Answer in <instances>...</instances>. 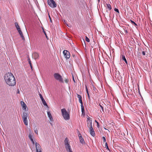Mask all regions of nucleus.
<instances>
[{
	"mask_svg": "<svg viewBox=\"0 0 152 152\" xmlns=\"http://www.w3.org/2000/svg\"><path fill=\"white\" fill-rule=\"evenodd\" d=\"M126 33H127V31H126Z\"/></svg>",
	"mask_w": 152,
	"mask_h": 152,
	"instance_id": "obj_43",
	"label": "nucleus"
},
{
	"mask_svg": "<svg viewBox=\"0 0 152 152\" xmlns=\"http://www.w3.org/2000/svg\"><path fill=\"white\" fill-rule=\"evenodd\" d=\"M87 126L89 128L90 130V132L91 134L93 137L95 136V132L92 126V123L91 121H90L88 122Z\"/></svg>",
	"mask_w": 152,
	"mask_h": 152,
	"instance_id": "obj_4",
	"label": "nucleus"
},
{
	"mask_svg": "<svg viewBox=\"0 0 152 152\" xmlns=\"http://www.w3.org/2000/svg\"><path fill=\"white\" fill-rule=\"evenodd\" d=\"M47 114L48 117H49L51 121H53V118L52 116V115L50 113V112L48 111L47 112Z\"/></svg>",
	"mask_w": 152,
	"mask_h": 152,
	"instance_id": "obj_12",
	"label": "nucleus"
},
{
	"mask_svg": "<svg viewBox=\"0 0 152 152\" xmlns=\"http://www.w3.org/2000/svg\"><path fill=\"white\" fill-rule=\"evenodd\" d=\"M77 97L78 98L79 100L82 99V97L81 95L77 94Z\"/></svg>",
	"mask_w": 152,
	"mask_h": 152,
	"instance_id": "obj_23",
	"label": "nucleus"
},
{
	"mask_svg": "<svg viewBox=\"0 0 152 152\" xmlns=\"http://www.w3.org/2000/svg\"><path fill=\"white\" fill-rule=\"evenodd\" d=\"M79 100V102L81 104V105H83V102H82V99H81V100L80 99Z\"/></svg>",
	"mask_w": 152,
	"mask_h": 152,
	"instance_id": "obj_27",
	"label": "nucleus"
},
{
	"mask_svg": "<svg viewBox=\"0 0 152 152\" xmlns=\"http://www.w3.org/2000/svg\"><path fill=\"white\" fill-rule=\"evenodd\" d=\"M78 136H79V138H82V135H81V134H79Z\"/></svg>",
	"mask_w": 152,
	"mask_h": 152,
	"instance_id": "obj_35",
	"label": "nucleus"
},
{
	"mask_svg": "<svg viewBox=\"0 0 152 152\" xmlns=\"http://www.w3.org/2000/svg\"><path fill=\"white\" fill-rule=\"evenodd\" d=\"M17 93H19V90L18 89L17 90Z\"/></svg>",
	"mask_w": 152,
	"mask_h": 152,
	"instance_id": "obj_40",
	"label": "nucleus"
},
{
	"mask_svg": "<svg viewBox=\"0 0 152 152\" xmlns=\"http://www.w3.org/2000/svg\"><path fill=\"white\" fill-rule=\"evenodd\" d=\"M107 9H109V10H110L112 9V8L110 4H107Z\"/></svg>",
	"mask_w": 152,
	"mask_h": 152,
	"instance_id": "obj_16",
	"label": "nucleus"
},
{
	"mask_svg": "<svg viewBox=\"0 0 152 152\" xmlns=\"http://www.w3.org/2000/svg\"><path fill=\"white\" fill-rule=\"evenodd\" d=\"M33 136L31 134H29L28 136L29 138L30 139L31 141H33V139L32 138Z\"/></svg>",
	"mask_w": 152,
	"mask_h": 152,
	"instance_id": "obj_21",
	"label": "nucleus"
},
{
	"mask_svg": "<svg viewBox=\"0 0 152 152\" xmlns=\"http://www.w3.org/2000/svg\"><path fill=\"white\" fill-rule=\"evenodd\" d=\"M42 101L43 104L44 105L46 106H48L47 104L45 101L44 99H43L42 100Z\"/></svg>",
	"mask_w": 152,
	"mask_h": 152,
	"instance_id": "obj_18",
	"label": "nucleus"
},
{
	"mask_svg": "<svg viewBox=\"0 0 152 152\" xmlns=\"http://www.w3.org/2000/svg\"><path fill=\"white\" fill-rule=\"evenodd\" d=\"M33 56L35 59H37L39 57V54L37 53H34Z\"/></svg>",
	"mask_w": 152,
	"mask_h": 152,
	"instance_id": "obj_13",
	"label": "nucleus"
},
{
	"mask_svg": "<svg viewBox=\"0 0 152 152\" xmlns=\"http://www.w3.org/2000/svg\"><path fill=\"white\" fill-rule=\"evenodd\" d=\"M102 138L103 139V142L104 143L106 141V140L105 137H102Z\"/></svg>",
	"mask_w": 152,
	"mask_h": 152,
	"instance_id": "obj_28",
	"label": "nucleus"
},
{
	"mask_svg": "<svg viewBox=\"0 0 152 152\" xmlns=\"http://www.w3.org/2000/svg\"><path fill=\"white\" fill-rule=\"evenodd\" d=\"M86 41L88 42H89L90 40L89 38L87 37L86 36V39H85Z\"/></svg>",
	"mask_w": 152,
	"mask_h": 152,
	"instance_id": "obj_25",
	"label": "nucleus"
},
{
	"mask_svg": "<svg viewBox=\"0 0 152 152\" xmlns=\"http://www.w3.org/2000/svg\"><path fill=\"white\" fill-rule=\"evenodd\" d=\"M131 22L133 24H134L135 26H137V24L134 21L131 20Z\"/></svg>",
	"mask_w": 152,
	"mask_h": 152,
	"instance_id": "obj_33",
	"label": "nucleus"
},
{
	"mask_svg": "<svg viewBox=\"0 0 152 152\" xmlns=\"http://www.w3.org/2000/svg\"><path fill=\"white\" fill-rule=\"evenodd\" d=\"M39 96H40V97L41 99V100L43 99H44L43 97V96H42V94H39Z\"/></svg>",
	"mask_w": 152,
	"mask_h": 152,
	"instance_id": "obj_26",
	"label": "nucleus"
},
{
	"mask_svg": "<svg viewBox=\"0 0 152 152\" xmlns=\"http://www.w3.org/2000/svg\"><path fill=\"white\" fill-rule=\"evenodd\" d=\"M37 152H41V147L39 144L37 142L35 143Z\"/></svg>",
	"mask_w": 152,
	"mask_h": 152,
	"instance_id": "obj_9",
	"label": "nucleus"
},
{
	"mask_svg": "<svg viewBox=\"0 0 152 152\" xmlns=\"http://www.w3.org/2000/svg\"><path fill=\"white\" fill-rule=\"evenodd\" d=\"M54 78L58 80L59 82L63 83V80L62 76L59 74L58 73H55L54 74Z\"/></svg>",
	"mask_w": 152,
	"mask_h": 152,
	"instance_id": "obj_5",
	"label": "nucleus"
},
{
	"mask_svg": "<svg viewBox=\"0 0 152 152\" xmlns=\"http://www.w3.org/2000/svg\"><path fill=\"white\" fill-rule=\"evenodd\" d=\"M48 5L52 8H55L56 7V4L53 0H48Z\"/></svg>",
	"mask_w": 152,
	"mask_h": 152,
	"instance_id": "obj_7",
	"label": "nucleus"
},
{
	"mask_svg": "<svg viewBox=\"0 0 152 152\" xmlns=\"http://www.w3.org/2000/svg\"><path fill=\"white\" fill-rule=\"evenodd\" d=\"M105 147L109 151H110V149L108 147V144H107V142H106L105 143Z\"/></svg>",
	"mask_w": 152,
	"mask_h": 152,
	"instance_id": "obj_22",
	"label": "nucleus"
},
{
	"mask_svg": "<svg viewBox=\"0 0 152 152\" xmlns=\"http://www.w3.org/2000/svg\"><path fill=\"white\" fill-rule=\"evenodd\" d=\"M4 79L6 83L9 86H13L16 84L15 78L11 73H6L4 76Z\"/></svg>",
	"mask_w": 152,
	"mask_h": 152,
	"instance_id": "obj_1",
	"label": "nucleus"
},
{
	"mask_svg": "<svg viewBox=\"0 0 152 152\" xmlns=\"http://www.w3.org/2000/svg\"><path fill=\"white\" fill-rule=\"evenodd\" d=\"M95 122L97 123L98 128L99 127V123L96 121L95 120Z\"/></svg>",
	"mask_w": 152,
	"mask_h": 152,
	"instance_id": "obj_31",
	"label": "nucleus"
},
{
	"mask_svg": "<svg viewBox=\"0 0 152 152\" xmlns=\"http://www.w3.org/2000/svg\"><path fill=\"white\" fill-rule=\"evenodd\" d=\"M83 40L84 42H85V41H84V39H83Z\"/></svg>",
	"mask_w": 152,
	"mask_h": 152,
	"instance_id": "obj_44",
	"label": "nucleus"
},
{
	"mask_svg": "<svg viewBox=\"0 0 152 152\" xmlns=\"http://www.w3.org/2000/svg\"><path fill=\"white\" fill-rule=\"evenodd\" d=\"M22 117L25 125L27 126L28 125V118L29 119L28 113L25 112L23 113Z\"/></svg>",
	"mask_w": 152,
	"mask_h": 152,
	"instance_id": "obj_3",
	"label": "nucleus"
},
{
	"mask_svg": "<svg viewBox=\"0 0 152 152\" xmlns=\"http://www.w3.org/2000/svg\"><path fill=\"white\" fill-rule=\"evenodd\" d=\"M121 59L123 60H124L125 62L127 64V61H126V60L125 58V56L124 55H123L122 56V58H121Z\"/></svg>",
	"mask_w": 152,
	"mask_h": 152,
	"instance_id": "obj_15",
	"label": "nucleus"
},
{
	"mask_svg": "<svg viewBox=\"0 0 152 152\" xmlns=\"http://www.w3.org/2000/svg\"><path fill=\"white\" fill-rule=\"evenodd\" d=\"M68 80L67 79H66L65 80V82L66 83H68Z\"/></svg>",
	"mask_w": 152,
	"mask_h": 152,
	"instance_id": "obj_37",
	"label": "nucleus"
},
{
	"mask_svg": "<svg viewBox=\"0 0 152 152\" xmlns=\"http://www.w3.org/2000/svg\"><path fill=\"white\" fill-rule=\"evenodd\" d=\"M81 107L82 112V113H83V112L84 111V107H83V105H81Z\"/></svg>",
	"mask_w": 152,
	"mask_h": 152,
	"instance_id": "obj_24",
	"label": "nucleus"
},
{
	"mask_svg": "<svg viewBox=\"0 0 152 152\" xmlns=\"http://www.w3.org/2000/svg\"><path fill=\"white\" fill-rule=\"evenodd\" d=\"M86 92H87V95H88V98L89 99H90V96L89 94L88 93V89H87V87L86 86Z\"/></svg>",
	"mask_w": 152,
	"mask_h": 152,
	"instance_id": "obj_20",
	"label": "nucleus"
},
{
	"mask_svg": "<svg viewBox=\"0 0 152 152\" xmlns=\"http://www.w3.org/2000/svg\"><path fill=\"white\" fill-rule=\"evenodd\" d=\"M21 104L23 107V109L25 111H26V104L23 102H21Z\"/></svg>",
	"mask_w": 152,
	"mask_h": 152,
	"instance_id": "obj_10",
	"label": "nucleus"
},
{
	"mask_svg": "<svg viewBox=\"0 0 152 152\" xmlns=\"http://www.w3.org/2000/svg\"><path fill=\"white\" fill-rule=\"evenodd\" d=\"M142 54L144 56L145 55V51H142Z\"/></svg>",
	"mask_w": 152,
	"mask_h": 152,
	"instance_id": "obj_36",
	"label": "nucleus"
},
{
	"mask_svg": "<svg viewBox=\"0 0 152 152\" xmlns=\"http://www.w3.org/2000/svg\"><path fill=\"white\" fill-rule=\"evenodd\" d=\"M65 57L66 58H69L70 57L69 52L67 50H65L63 52Z\"/></svg>",
	"mask_w": 152,
	"mask_h": 152,
	"instance_id": "obj_8",
	"label": "nucleus"
},
{
	"mask_svg": "<svg viewBox=\"0 0 152 152\" xmlns=\"http://www.w3.org/2000/svg\"><path fill=\"white\" fill-rule=\"evenodd\" d=\"M30 65V66H31V69H32V64H31V65Z\"/></svg>",
	"mask_w": 152,
	"mask_h": 152,
	"instance_id": "obj_39",
	"label": "nucleus"
},
{
	"mask_svg": "<svg viewBox=\"0 0 152 152\" xmlns=\"http://www.w3.org/2000/svg\"><path fill=\"white\" fill-rule=\"evenodd\" d=\"M61 114L64 118L66 120L70 119L69 113L68 112L65 108L61 109Z\"/></svg>",
	"mask_w": 152,
	"mask_h": 152,
	"instance_id": "obj_2",
	"label": "nucleus"
},
{
	"mask_svg": "<svg viewBox=\"0 0 152 152\" xmlns=\"http://www.w3.org/2000/svg\"><path fill=\"white\" fill-rule=\"evenodd\" d=\"M34 132L36 134H38V130L37 128L36 127L34 128Z\"/></svg>",
	"mask_w": 152,
	"mask_h": 152,
	"instance_id": "obj_17",
	"label": "nucleus"
},
{
	"mask_svg": "<svg viewBox=\"0 0 152 152\" xmlns=\"http://www.w3.org/2000/svg\"><path fill=\"white\" fill-rule=\"evenodd\" d=\"M98 1L99 2L100 1V0H98Z\"/></svg>",
	"mask_w": 152,
	"mask_h": 152,
	"instance_id": "obj_42",
	"label": "nucleus"
},
{
	"mask_svg": "<svg viewBox=\"0 0 152 152\" xmlns=\"http://www.w3.org/2000/svg\"><path fill=\"white\" fill-rule=\"evenodd\" d=\"M99 106H100V107H101V109H102V111L103 112H104V108H103V107L101 105H100V104H99Z\"/></svg>",
	"mask_w": 152,
	"mask_h": 152,
	"instance_id": "obj_29",
	"label": "nucleus"
},
{
	"mask_svg": "<svg viewBox=\"0 0 152 152\" xmlns=\"http://www.w3.org/2000/svg\"><path fill=\"white\" fill-rule=\"evenodd\" d=\"M73 80L74 81V82H75V80H74V78H73Z\"/></svg>",
	"mask_w": 152,
	"mask_h": 152,
	"instance_id": "obj_41",
	"label": "nucleus"
},
{
	"mask_svg": "<svg viewBox=\"0 0 152 152\" xmlns=\"http://www.w3.org/2000/svg\"><path fill=\"white\" fill-rule=\"evenodd\" d=\"M68 142V139L67 137H66L64 140V143L65 146H66L67 145H68V144H69Z\"/></svg>",
	"mask_w": 152,
	"mask_h": 152,
	"instance_id": "obj_14",
	"label": "nucleus"
},
{
	"mask_svg": "<svg viewBox=\"0 0 152 152\" xmlns=\"http://www.w3.org/2000/svg\"><path fill=\"white\" fill-rule=\"evenodd\" d=\"M28 61L29 64L30 65H31V61L30 59V58H28Z\"/></svg>",
	"mask_w": 152,
	"mask_h": 152,
	"instance_id": "obj_30",
	"label": "nucleus"
},
{
	"mask_svg": "<svg viewBox=\"0 0 152 152\" xmlns=\"http://www.w3.org/2000/svg\"><path fill=\"white\" fill-rule=\"evenodd\" d=\"M42 29L43 30V32L44 33V34L47 37V36H46V33L45 32V31L44 29V28H42Z\"/></svg>",
	"mask_w": 152,
	"mask_h": 152,
	"instance_id": "obj_34",
	"label": "nucleus"
},
{
	"mask_svg": "<svg viewBox=\"0 0 152 152\" xmlns=\"http://www.w3.org/2000/svg\"><path fill=\"white\" fill-rule=\"evenodd\" d=\"M114 10L115 11V12H118L119 13V10H118V9H116V8H115Z\"/></svg>",
	"mask_w": 152,
	"mask_h": 152,
	"instance_id": "obj_32",
	"label": "nucleus"
},
{
	"mask_svg": "<svg viewBox=\"0 0 152 152\" xmlns=\"http://www.w3.org/2000/svg\"><path fill=\"white\" fill-rule=\"evenodd\" d=\"M65 148L66 150L67 151H68L69 152H73L72 150L71 146L69 144H68V145L65 146Z\"/></svg>",
	"mask_w": 152,
	"mask_h": 152,
	"instance_id": "obj_11",
	"label": "nucleus"
},
{
	"mask_svg": "<svg viewBox=\"0 0 152 152\" xmlns=\"http://www.w3.org/2000/svg\"><path fill=\"white\" fill-rule=\"evenodd\" d=\"M15 24L16 27L18 32L19 33L21 37H22V39L23 40H25V38L23 36V33L20 30V26H19L18 23L17 22H15Z\"/></svg>",
	"mask_w": 152,
	"mask_h": 152,
	"instance_id": "obj_6",
	"label": "nucleus"
},
{
	"mask_svg": "<svg viewBox=\"0 0 152 152\" xmlns=\"http://www.w3.org/2000/svg\"><path fill=\"white\" fill-rule=\"evenodd\" d=\"M31 141L32 142V143H33V144H34V141L33 140V141Z\"/></svg>",
	"mask_w": 152,
	"mask_h": 152,
	"instance_id": "obj_38",
	"label": "nucleus"
},
{
	"mask_svg": "<svg viewBox=\"0 0 152 152\" xmlns=\"http://www.w3.org/2000/svg\"><path fill=\"white\" fill-rule=\"evenodd\" d=\"M79 139L80 140V142L81 143H82V144L85 143V141L83 138H80Z\"/></svg>",
	"mask_w": 152,
	"mask_h": 152,
	"instance_id": "obj_19",
	"label": "nucleus"
}]
</instances>
